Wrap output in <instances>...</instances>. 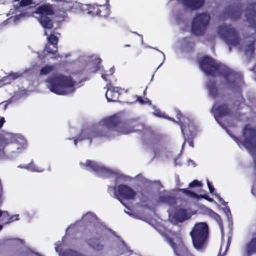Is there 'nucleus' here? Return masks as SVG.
Here are the masks:
<instances>
[{"label":"nucleus","mask_w":256,"mask_h":256,"mask_svg":"<svg viewBox=\"0 0 256 256\" xmlns=\"http://www.w3.org/2000/svg\"><path fill=\"white\" fill-rule=\"evenodd\" d=\"M228 108L226 106H222L216 109V114L217 116H222L228 113Z\"/></svg>","instance_id":"23"},{"label":"nucleus","mask_w":256,"mask_h":256,"mask_svg":"<svg viewBox=\"0 0 256 256\" xmlns=\"http://www.w3.org/2000/svg\"><path fill=\"white\" fill-rule=\"evenodd\" d=\"M228 246H226V250H225V251H226V250L228 249Z\"/></svg>","instance_id":"57"},{"label":"nucleus","mask_w":256,"mask_h":256,"mask_svg":"<svg viewBox=\"0 0 256 256\" xmlns=\"http://www.w3.org/2000/svg\"><path fill=\"white\" fill-rule=\"evenodd\" d=\"M114 72V68H110L108 72H107L106 73L102 74L101 76L102 78L105 80H106L108 79V77L112 75Z\"/></svg>","instance_id":"29"},{"label":"nucleus","mask_w":256,"mask_h":256,"mask_svg":"<svg viewBox=\"0 0 256 256\" xmlns=\"http://www.w3.org/2000/svg\"><path fill=\"white\" fill-rule=\"evenodd\" d=\"M101 62V60L99 58H96L94 60V64H99Z\"/></svg>","instance_id":"42"},{"label":"nucleus","mask_w":256,"mask_h":256,"mask_svg":"<svg viewBox=\"0 0 256 256\" xmlns=\"http://www.w3.org/2000/svg\"><path fill=\"white\" fill-rule=\"evenodd\" d=\"M244 256H256V237L252 238L244 247Z\"/></svg>","instance_id":"12"},{"label":"nucleus","mask_w":256,"mask_h":256,"mask_svg":"<svg viewBox=\"0 0 256 256\" xmlns=\"http://www.w3.org/2000/svg\"><path fill=\"white\" fill-rule=\"evenodd\" d=\"M12 2H16L20 6L29 5L32 4L31 0H12Z\"/></svg>","instance_id":"24"},{"label":"nucleus","mask_w":256,"mask_h":256,"mask_svg":"<svg viewBox=\"0 0 256 256\" xmlns=\"http://www.w3.org/2000/svg\"><path fill=\"white\" fill-rule=\"evenodd\" d=\"M78 140V139L74 140V144H76L77 141Z\"/></svg>","instance_id":"50"},{"label":"nucleus","mask_w":256,"mask_h":256,"mask_svg":"<svg viewBox=\"0 0 256 256\" xmlns=\"http://www.w3.org/2000/svg\"><path fill=\"white\" fill-rule=\"evenodd\" d=\"M14 138L16 139V138H18V140H16V142H20L21 144H22V148H24V144L26 143L25 140L23 138H22V136H16V135L14 136Z\"/></svg>","instance_id":"33"},{"label":"nucleus","mask_w":256,"mask_h":256,"mask_svg":"<svg viewBox=\"0 0 256 256\" xmlns=\"http://www.w3.org/2000/svg\"><path fill=\"white\" fill-rule=\"evenodd\" d=\"M255 134V130L250 126H246L244 130V136L246 138L250 136V139H248L244 141L242 145L252 155H253L254 153L256 152V142L252 143V141L254 140V138Z\"/></svg>","instance_id":"9"},{"label":"nucleus","mask_w":256,"mask_h":256,"mask_svg":"<svg viewBox=\"0 0 256 256\" xmlns=\"http://www.w3.org/2000/svg\"><path fill=\"white\" fill-rule=\"evenodd\" d=\"M238 145H240V144L239 142H238Z\"/></svg>","instance_id":"63"},{"label":"nucleus","mask_w":256,"mask_h":256,"mask_svg":"<svg viewBox=\"0 0 256 256\" xmlns=\"http://www.w3.org/2000/svg\"><path fill=\"white\" fill-rule=\"evenodd\" d=\"M162 64V63L160 64V66H159L158 68H159L160 66H161V64Z\"/></svg>","instance_id":"62"},{"label":"nucleus","mask_w":256,"mask_h":256,"mask_svg":"<svg viewBox=\"0 0 256 256\" xmlns=\"http://www.w3.org/2000/svg\"><path fill=\"white\" fill-rule=\"evenodd\" d=\"M250 50H252H252H253V48H252V46H250Z\"/></svg>","instance_id":"53"},{"label":"nucleus","mask_w":256,"mask_h":256,"mask_svg":"<svg viewBox=\"0 0 256 256\" xmlns=\"http://www.w3.org/2000/svg\"><path fill=\"white\" fill-rule=\"evenodd\" d=\"M2 226L0 224V230H2Z\"/></svg>","instance_id":"51"},{"label":"nucleus","mask_w":256,"mask_h":256,"mask_svg":"<svg viewBox=\"0 0 256 256\" xmlns=\"http://www.w3.org/2000/svg\"><path fill=\"white\" fill-rule=\"evenodd\" d=\"M208 234V226L206 224L200 222L195 224L190 235L196 248L200 250L202 248Z\"/></svg>","instance_id":"3"},{"label":"nucleus","mask_w":256,"mask_h":256,"mask_svg":"<svg viewBox=\"0 0 256 256\" xmlns=\"http://www.w3.org/2000/svg\"><path fill=\"white\" fill-rule=\"evenodd\" d=\"M190 217V216L187 214L185 210H181L176 214L172 220L175 222H181L188 219Z\"/></svg>","instance_id":"17"},{"label":"nucleus","mask_w":256,"mask_h":256,"mask_svg":"<svg viewBox=\"0 0 256 256\" xmlns=\"http://www.w3.org/2000/svg\"><path fill=\"white\" fill-rule=\"evenodd\" d=\"M95 218L94 216H92V214H90V213H88V214H86L84 216V219H87V218Z\"/></svg>","instance_id":"39"},{"label":"nucleus","mask_w":256,"mask_h":256,"mask_svg":"<svg viewBox=\"0 0 256 256\" xmlns=\"http://www.w3.org/2000/svg\"><path fill=\"white\" fill-rule=\"evenodd\" d=\"M46 83L50 90L58 94H66L74 90V82L69 76L62 75L53 76L48 79Z\"/></svg>","instance_id":"2"},{"label":"nucleus","mask_w":256,"mask_h":256,"mask_svg":"<svg viewBox=\"0 0 256 256\" xmlns=\"http://www.w3.org/2000/svg\"><path fill=\"white\" fill-rule=\"evenodd\" d=\"M224 212H226V213H228L230 212V210L228 208V207H226L225 208H224Z\"/></svg>","instance_id":"46"},{"label":"nucleus","mask_w":256,"mask_h":256,"mask_svg":"<svg viewBox=\"0 0 256 256\" xmlns=\"http://www.w3.org/2000/svg\"><path fill=\"white\" fill-rule=\"evenodd\" d=\"M80 165L82 168L88 170L94 171L101 176H108L113 174V173L110 170L89 160H86L85 163L80 162Z\"/></svg>","instance_id":"8"},{"label":"nucleus","mask_w":256,"mask_h":256,"mask_svg":"<svg viewBox=\"0 0 256 256\" xmlns=\"http://www.w3.org/2000/svg\"><path fill=\"white\" fill-rule=\"evenodd\" d=\"M86 134V132H82V134H84H84Z\"/></svg>","instance_id":"60"},{"label":"nucleus","mask_w":256,"mask_h":256,"mask_svg":"<svg viewBox=\"0 0 256 256\" xmlns=\"http://www.w3.org/2000/svg\"><path fill=\"white\" fill-rule=\"evenodd\" d=\"M60 256H82L72 250H68L63 253H60Z\"/></svg>","instance_id":"28"},{"label":"nucleus","mask_w":256,"mask_h":256,"mask_svg":"<svg viewBox=\"0 0 256 256\" xmlns=\"http://www.w3.org/2000/svg\"><path fill=\"white\" fill-rule=\"evenodd\" d=\"M11 217H13V218H12V220H14H14H18L19 219L18 214H16V215L12 216Z\"/></svg>","instance_id":"43"},{"label":"nucleus","mask_w":256,"mask_h":256,"mask_svg":"<svg viewBox=\"0 0 256 256\" xmlns=\"http://www.w3.org/2000/svg\"><path fill=\"white\" fill-rule=\"evenodd\" d=\"M83 12H86L87 14L92 16L99 15V6L97 5H84Z\"/></svg>","instance_id":"18"},{"label":"nucleus","mask_w":256,"mask_h":256,"mask_svg":"<svg viewBox=\"0 0 256 256\" xmlns=\"http://www.w3.org/2000/svg\"><path fill=\"white\" fill-rule=\"evenodd\" d=\"M132 132V130L127 129L126 128H124V130L122 131L121 133L124 134H128Z\"/></svg>","instance_id":"38"},{"label":"nucleus","mask_w":256,"mask_h":256,"mask_svg":"<svg viewBox=\"0 0 256 256\" xmlns=\"http://www.w3.org/2000/svg\"><path fill=\"white\" fill-rule=\"evenodd\" d=\"M32 16V14L30 12H26L22 14H17L15 16L13 20L14 22H16L18 20H20L22 17H28Z\"/></svg>","instance_id":"27"},{"label":"nucleus","mask_w":256,"mask_h":256,"mask_svg":"<svg viewBox=\"0 0 256 256\" xmlns=\"http://www.w3.org/2000/svg\"><path fill=\"white\" fill-rule=\"evenodd\" d=\"M138 100L141 104H150V102L149 100L147 98H145L144 100H142L140 97L138 98Z\"/></svg>","instance_id":"35"},{"label":"nucleus","mask_w":256,"mask_h":256,"mask_svg":"<svg viewBox=\"0 0 256 256\" xmlns=\"http://www.w3.org/2000/svg\"><path fill=\"white\" fill-rule=\"evenodd\" d=\"M56 246L55 247V249L56 251H58V246H57V244H56Z\"/></svg>","instance_id":"47"},{"label":"nucleus","mask_w":256,"mask_h":256,"mask_svg":"<svg viewBox=\"0 0 256 256\" xmlns=\"http://www.w3.org/2000/svg\"><path fill=\"white\" fill-rule=\"evenodd\" d=\"M48 46V47H49V50H50L52 51V49H53V46H52V44H50L46 46V48Z\"/></svg>","instance_id":"45"},{"label":"nucleus","mask_w":256,"mask_h":256,"mask_svg":"<svg viewBox=\"0 0 256 256\" xmlns=\"http://www.w3.org/2000/svg\"><path fill=\"white\" fill-rule=\"evenodd\" d=\"M209 20V16L206 14H200L196 17L192 25V33L196 35L202 34L208 23Z\"/></svg>","instance_id":"7"},{"label":"nucleus","mask_w":256,"mask_h":256,"mask_svg":"<svg viewBox=\"0 0 256 256\" xmlns=\"http://www.w3.org/2000/svg\"><path fill=\"white\" fill-rule=\"evenodd\" d=\"M190 187H194V186H201L202 184L200 182L195 180L190 182L189 184Z\"/></svg>","instance_id":"34"},{"label":"nucleus","mask_w":256,"mask_h":256,"mask_svg":"<svg viewBox=\"0 0 256 256\" xmlns=\"http://www.w3.org/2000/svg\"><path fill=\"white\" fill-rule=\"evenodd\" d=\"M48 40L50 42V44H52L53 49L50 51L49 50V47L48 46L45 48L44 51L49 54H54L57 50L56 46L58 42V36L52 34H50V36L48 38Z\"/></svg>","instance_id":"16"},{"label":"nucleus","mask_w":256,"mask_h":256,"mask_svg":"<svg viewBox=\"0 0 256 256\" xmlns=\"http://www.w3.org/2000/svg\"><path fill=\"white\" fill-rule=\"evenodd\" d=\"M53 67L52 66H46L42 68L40 72V74L46 75L49 74L53 70Z\"/></svg>","instance_id":"26"},{"label":"nucleus","mask_w":256,"mask_h":256,"mask_svg":"<svg viewBox=\"0 0 256 256\" xmlns=\"http://www.w3.org/2000/svg\"><path fill=\"white\" fill-rule=\"evenodd\" d=\"M184 4L192 9L200 7L204 4V0H178Z\"/></svg>","instance_id":"15"},{"label":"nucleus","mask_w":256,"mask_h":256,"mask_svg":"<svg viewBox=\"0 0 256 256\" xmlns=\"http://www.w3.org/2000/svg\"><path fill=\"white\" fill-rule=\"evenodd\" d=\"M190 145L193 147V145L192 144V142H190Z\"/></svg>","instance_id":"52"},{"label":"nucleus","mask_w":256,"mask_h":256,"mask_svg":"<svg viewBox=\"0 0 256 256\" xmlns=\"http://www.w3.org/2000/svg\"><path fill=\"white\" fill-rule=\"evenodd\" d=\"M154 115H156V116H160V117H162V118H164L168 119L170 120H172V118L166 116L164 113L161 112L159 110H156L154 112Z\"/></svg>","instance_id":"30"},{"label":"nucleus","mask_w":256,"mask_h":256,"mask_svg":"<svg viewBox=\"0 0 256 256\" xmlns=\"http://www.w3.org/2000/svg\"><path fill=\"white\" fill-rule=\"evenodd\" d=\"M36 13L39 14L38 18L39 22L44 29H51L52 23L50 16L54 14V12L50 4H44L38 7Z\"/></svg>","instance_id":"5"},{"label":"nucleus","mask_w":256,"mask_h":256,"mask_svg":"<svg viewBox=\"0 0 256 256\" xmlns=\"http://www.w3.org/2000/svg\"><path fill=\"white\" fill-rule=\"evenodd\" d=\"M119 126L116 124L114 118H110L103 120L97 126L96 132H92L89 138L95 136H109L112 130H117Z\"/></svg>","instance_id":"4"},{"label":"nucleus","mask_w":256,"mask_h":256,"mask_svg":"<svg viewBox=\"0 0 256 256\" xmlns=\"http://www.w3.org/2000/svg\"><path fill=\"white\" fill-rule=\"evenodd\" d=\"M189 162H190L192 164H193V162L192 160H190Z\"/></svg>","instance_id":"55"},{"label":"nucleus","mask_w":256,"mask_h":256,"mask_svg":"<svg viewBox=\"0 0 256 256\" xmlns=\"http://www.w3.org/2000/svg\"><path fill=\"white\" fill-rule=\"evenodd\" d=\"M209 89H210V92H212V90L211 89V88L210 87L209 88Z\"/></svg>","instance_id":"54"},{"label":"nucleus","mask_w":256,"mask_h":256,"mask_svg":"<svg viewBox=\"0 0 256 256\" xmlns=\"http://www.w3.org/2000/svg\"><path fill=\"white\" fill-rule=\"evenodd\" d=\"M0 218H2L1 220L5 224H9L13 222V217H10V216L7 211L0 210Z\"/></svg>","instance_id":"19"},{"label":"nucleus","mask_w":256,"mask_h":256,"mask_svg":"<svg viewBox=\"0 0 256 256\" xmlns=\"http://www.w3.org/2000/svg\"><path fill=\"white\" fill-rule=\"evenodd\" d=\"M114 195L118 199L122 198L125 200L133 198L135 196V192L130 188L126 186H120L118 192H114Z\"/></svg>","instance_id":"11"},{"label":"nucleus","mask_w":256,"mask_h":256,"mask_svg":"<svg viewBox=\"0 0 256 256\" xmlns=\"http://www.w3.org/2000/svg\"><path fill=\"white\" fill-rule=\"evenodd\" d=\"M206 182H207L208 188H209L210 192L212 194H214L216 196V198H218V201L220 202L223 205L225 206L226 204V202L222 200V198H221L218 194H214V186L212 185L211 183L208 181V180H206Z\"/></svg>","instance_id":"21"},{"label":"nucleus","mask_w":256,"mask_h":256,"mask_svg":"<svg viewBox=\"0 0 256 256\" xmlns=\"http://www.w3.org/2000/svg\"><path fill=\"white\" fill-rule=\"evenodd\" d=\"M63 6L66 9L72 10L74 12L83 11V6H84L80 3L75 1L64 2Z\"/></svg>","instance_id":"14"},{"label":"nucleus","mask_w":256,"mask_h":256,"mask_svg":"<svg viewBox=\"0 0 256 256\" xmlns=\"http://www.w3.org/2000/svg\"><path fill=\"white\" fill-rule=\"evenodd\" d=\"M170 245L172 246V248H173L174 249V252H176V254H180L178 253V248L175 247L173 244H172L171 242H170Z\"/></svg>","instance_id":"41"},{"label":"nucleus","mask_w":256,"mask_h":256,"mask_svg":"<svg viewBox=\"0 0 256 256\" xmlns=\"http://www.w3.org/2000/svg\"><path fill=\"white\" fill-rule=\"evenodd\" d=\"M109 14V8L108 5L99 6V16H106Z\"/></svg>","instance_id":"22"},{"label":"nucleus","mask_w":256,"mask_h":256,"mask_svg":"<svg viewBox=\"0 0 256 256\" xmlns=\"http://www.w3.org/2000/svg\"><path fill=\"white\" fill-rule=\"evenodd\" d=\"M98 66H96V70H98Z\"/></svg>","instance_id":"56"},{"label":"nucleus","mask_w":256,"mask_h":256,"mask_svg":"<svg viewBox=\"0 0 256 256\" xmlns=\"http://www.w3.org/2000/svg\"><path fill=\"white\" fill-rule=\"evenodd\" d=\"M222 250V247H220V252H221Z\"/></svg>","instance_id":"59"},{"label":"nucleus","mask_w":256,"mask_h":256,"mask_svg":"<svg viewBox=\"0 0 256 256\" xmlns=\"http://www.w3.org/2000/svg\"><path fill=\"white\" fill-rule=\"evenodd\" d=\"M4 118H2L0 119V128H1L2 127V124L4 123Z\"/></svg>","instance_id":"44"},{"label":"nucleus","mask_w":256,"mask_h":256,"mask_svg":"<svg viewBox=\"0 0 256 256\" xmlns=\"http://www.w3.org/2000/svg\"><path fill=\"white\" fill-rule=\"evenodd\" d=\"M162 56H163V62H164V58H165V56H164V54L163 53H162Z\"/></svg>","instance_id":"48"},{"label":"nucleus","mask_w":256,"mask_h":256,"mask_svg":"<svg viewBox=\"0 0 256 256\" xmlns=\"http://www.w3.org/2000/svg\"><path fill=\"white\" fill-rule=\"evenodd\" d=\"M12 3L14 4H13L14 8H11L8 14V16H10V15H12V14H14L16 11V10L18 8V7H19V6L16 3V2H12Z\"/></svg>","instance_id":"32"},{"label":"nucleus","mask_w":256,"mask_h":256,"mask_svg":"<svg viewBox=\"0 0 256 256\" xmlns=\"http://www.w3.org/2000/svg\"><path fill=\"white\" fill-rule=\"evenodd\" d=\"M200 196L202 197V198H205L206 200H207L209 202H212L213 201V199L212 198H209L206 195H202V196Z\"/></svg>","instance_id":"40"},{"label":"nucleus","mask_w":256,"mask_h":256,"mask_svg":"<svg viewBox=\"0 0 256 256\" xmlns=\"http://www.w3.org/2000/svg\"><path fill=\"white\" fill-rule=\"evenodd\" d=\"M20 76V74L19 73H14L10 74L8 76H7L6 79H15L18 78Z\"/></svg>","instance_id":"36"},{"label":"nucleus","mask_w":256,"mask_h":256,"mask_svg":"<svg viewBox=\"0 0 256 256\" xmlns=\"http://www.w3.org/2000/svg\"><path fill=\"white\" fill-rule=\"evenodd\" d=\"M218 33L221 37L227 39L230 49L232 46H235L238 44V40L234 29L224 26L219 28Z\"/></svg>","instance_id":"6"},{"label":"nucleus","mask_w":256,"mask_h":256,"mask_svg":"<svg viewBox=\"0 0 256 256\" xmlns=\"http://www.w3.org/2000/svg\"><path fill=\"white\" fill-rule=\"evenodd\" d=\"M208 214L210 216L214 218L218 222V224H220V226L221 229V231L222 232V227L221 224L220 222V216L216 212H214L210 210H208Z\"/></svg>","instance_id":"25"},{"label":"nucleus","mask_w":256,"mask_h":256,"mask_svg":"<svg viewBox=\"0 0 256 256\" xmlns=\"http://www.w3.org/2000/svg\"><path fill=\"white\" fill-rule=\"evenodd\" d=\"M200 66L206 74L214 75L215 72H218L224 84L228 85V82L234 78V74L229 69L219 66L209 57L204 58L200 62Z\"/></svg>","instance_id":"1"},{"label":"nucleus","mask_w":256,"mask_h":256,"mask_svg":"<svg viewBox=\"0 0 256 256\" xmlns=\"http://www.w3.org/2000/svg\"><path fill=\"white\" fill-rule=\"evenodd\" d=\"M44 34H45V35H47V32H46V31L44 32Z\"/></svg>","instance_id":"58"},{"label":"nucleus","mask_w":256,"mask_h":256,"mask_svg":"<svg viewBox=\"0 0 256 256\" xmlns=\"http://www.w3.org/2000/svg\"><path fill=\"white\" fill-rule=\"evenodd\" d=\"M4 144L3 142H0V158L4 156Z\"/></svg>","instance_id":"37"},{"label":"nucleus","mask_w":256,"mask_h":256,"mask_svg":"<svg viewBox=\"0 0 256 256\" xmlns=\"http://www.w3.org/2000/svg\"><path fill=\"white\" fill-rule=\"evenodd\" d=\"M182 190L184 193H186L188 196L190 197H192V198L198 197V196L196 194H195L192 192H190V190H188L186 189H183Z\"/></svg>","instance_id":"31"},{"label":"nucleus","mask_w":256,"mask_h":256,"mask_svg":"<svg viewBox=\"0 0 256 256\" xmlns=\"http://www.w3.org/2000/svg\"><path fill=\"white\" fill-rule=\"evenodd\" d=\"M24 168L32 172H40L44 170L43 168L35 165L33 162H30V164L26 165Z\"/></svg>","instance_id":"20"},{"label":"nucleus","mask_w":256,"mask_h":256,"mask_svg":"<svg viewBox=\"0 0 256 256\" xmlns=\"http://www.w3.org/2000/svg\"><path fill=\"white\" fill-rule=\"evenodd\" d=\"M181 116V114H178V118H180V116Z\"/></svg>","instance_id":"49"},{"label":"nucleus","mask_w":256,"mask_h":256,"mask_svg":"<svg viewBox=\"0 0 256 256\" xmlns=\"http://www.w3.org/2000/svg\"><path fill=\"white\" fill-rule=\"evenodd\" d=\"M180 120L182 124L181 126L182 132L188 136H192L196 130L194 122L186 118H182V119Z\"/></svg>","instance_id":"10"},{"label":"nucleus","mask_w":256,"mask_h":256,"mask_svg":"<svg viewBox=\"0 0 256 256\" xmlns=\"http://www.w3.org/2000/svg\"><path fill=\"white\" fill-rule=\"evenodd\" d=\"M119 90L120 88L118 87H114L110 85L106 94L108 102L117 101L120 95Z\"/></svg>","instance_id":"13"},{"label":"nucleus","mask_w":256,"mask_h":256,"mask_svg":"<svg viewBox=\"0 0 256 256\" xmlns=\"http://www.w3.org/2000/svg\"><path fill=\"white\" fill-rule=\"evenodd\" d=\"M121 203H122L123 204H124V203L121 201Z\"/></svg>","instance_id":"61"}]
</instances>
